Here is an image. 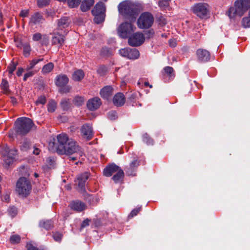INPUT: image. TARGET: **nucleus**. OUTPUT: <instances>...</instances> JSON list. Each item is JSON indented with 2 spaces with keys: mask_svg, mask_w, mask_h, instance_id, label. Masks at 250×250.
Instances as JSON below:
<instances>
[{
  "mask_svg": "<svg viewBox=\"0 0 250 250\" xmlns=\"http://www.w3.org/2000/svg\"><path fill=\"white\" fill-rule=\"evenodd\" d=\"M94 16L93 21L96 24H100L103 23L105 20V13L102 14L95 13L92 14Z\"/></svg>",
  "mask_w": 250,
  "mask_h": 250,
  "instance_id": "obj_28",
  "label": "nucleus"
},
{
  "mask_svg": "<svg viewBox=\"0 0 250 250\" xmlns=\"http://www.w3.org/2000/svg\"><path fill=\"white\" fill-rule=\"evenodd\" d=\"M89 174L84 172L78 176L77 178L78 186L81 192L85 191V183L89 178Z\"/></svg>",
  "mask_w": 250,
  "mask_h": 250,
  "instance_id": "obj_14",
  "label": "nucleus"
},
{
  "mask_svg": "<svg viewBox=\"0 0 250 250\" xmlns=\"http://www.w3.org/2000/svg\"><path fill=\"white\" fill-rule=\"evenodd\" d=\"M52 236L55 241L60 242L62 239V234L60 232H56L53 233Z\"/></svg>",
  "mask_w": 250,
  "mask_h": 250,
  "instance_id": "obj_53",
  "label": "nucleus"
},
{
  "mask_svg": "<svg viewBox=\"0 0 250 250\" xmlns=\"http://www.w3.org/2000/svg\"><path fill=\"white\" fill-rule=\"evenodd\" d=\"M68 82V78L64 74H60L57 76L55 79V84L59 87L67 85Z\"/></svg>",
  "mask_w": 250,
  "mask_h": 250,
  "instance_id": "obj_20",
  "label": "nucleus"
},
{
  "mask_svg": "<svg viewBox=\"0 0 250 250\" xmlns=\"http://www.w3.org/2000/svg\"><path fill=\"white\" fill-rule=\"evenodd\" d=\"M48 149L61 155H78V156L82 157L84 154L77 142L69 139L65 134H59L56 139L53 138L49 143Z\"/></svg>",
  "mask_w": 250,
  "mask_h": 250,
  "instance_id": "obj_1",
  "label": "nucleus"
},
{
  "mask_svg": "<svg viewBox=\"0 0 250 250\" xmlns=\"http://www.w3.org/2000/svg\"><path fill=\"white\" fill-rule=\"evenodd\" d=\"M46 99L44 96H41L39 97L36 102V104H44L46 103Z\"/></svg>",
  "mask_w": 250,
  "mask_h": 250,
  "instance_id": "obj_55",
  "label": "nucleus"
},
{
  "mask_svg": "<svg viewBox=\"0 0 250 250\" xmlns=\"http://www.w3.org/2000/svg\"><path fill=\"white\" fill-rule=\"evenodd\" d=\"M119 13L130 21H134L139 12V6L133 2L120 3L118 6Z\"/></svg>",
  "mask_w": 250,
  "mask_h": 250,
  "instance_id": "obj_2",
  "label": "nucleus"
},
{
  "mask_svg": "<svg viewBox=\"0 0 250 250\" xmlns=\"http://www.w3.org/2000/svg\"><path fill=\"white\" fill-rule=\"evenodd\" d=\"M144 36L146 39H150L153 38L154 35V31L153 29H151L148 30H146L145 32Z\"/></svg>",
  "mask_w": 250,
  "mask_h": 250,
  "instance_id": "obj_48",
  "label": "nucleus"
},
{
  "mask_svg": "<svg viewBox=\"0 0 250 250\" xmlns=\"http://www.w3.org/2000/svg\"><path fill=\"white\" fill-rule=\"evenodd\" d=\"M242 24L245 28L250 27V16L243 18L242 21Z\"/></svg>",
  "mask_w": 250,
  "mask_h": 250,
  "instance_id": "obj_47",
  "label": "nucleus"
},
{
  "mask_svg": "<svg viewBox=\"0 0 250 250\" xmlns=\"http://www.w3.org/2000/svg\"><path fill=\"white\" fill-rule=\"evenodd\" d=\"M17 209L15 207L9 208L8 209V214L12 217H15L17 214Z\"/></svg>",
  "mask_w": 250,
  "mask_h": 250,
  "instance_id": "obj_52",
  "label": "nucleus"
},
{
  "mask_svg": "<svg viewBox=\"0 0 250 250\" xmlns=\"http://www.w3.org/2000/svg\"><path fill=\"white\" fill-rule=\"evenodd\" d=\"M85 101V99L83 97L80 96H76L73 100V102L75 105L76 106H81L83 105Z\"/></svg>",
  "mask_w": 250,
  "mask_h": 250,
  "instance_id": "obj_33",
  "label": "nucleus"
},
{
  "mask_svg": "<svg viewBox=\"0 0 250 250\" xmlns=\"http://www.w3.org/2000/svg\"><path fill=\"white\" fill-rule=\"evenodd\" d=\"M26 248L27 250H38V248L34 246L31 243H27Z\"/></svg>",
  "mask_w": 250,
  "mask_h": 250,
  "instance_id": "obj_61",
  "label": "nucleus"
},
{
  "mask_svg": "<svg viewBox=\"0 0 250 250\" xmlns=\"http://www.w3.org/2000/svg\"><path fill=\"white\" fill-rule=\"evenodd\" d=\"M39 227L46 230H51L54 228V221L51 219H42L39 221Z\"/></svg>",
  "mask_w": 250,
  "mask_h": 250,
  "instance_id": "obj_21",
  "label": "nucleus"
},
{
  "mask_svg": "<svg viewBox=\"0 0 250 250\" xmlns=\"http://www.w3.org/2000/svg\"><path fill=\"white\" fill-rule=\"evenodd\" d=\"M1 154L4 161V166L8 168L15 160L17 154V150L15 149H10L7 146L1 148Z\"/></svg>",
  "mask_w": 250,
  "mask_h": 250,
  "instance_id": "obj_6",
  "label": "nucleus"
},
{
  "mask_svg": "<svg viewBox=\"0 0 250 250\" xmlns=\"http://www.w3.org/2000/svg\"><path fill=\"white\" fill-rule=\"evenodd\" d=\"M23 54L25 57H28L30 54L31 48L28 43H25L23 44Z\"/></svg>",
  "mask_w": 250,
  "mask_h": 250,
  "instance_id": "obj_41",
  "label": "nucleus"
},
{
  "mask_svg": "<svg viewBox=\"0 0 250 250\" xmlns=\"http://www.w3.org/2000/svg\"><path fill=\"white\" fill-rule=\"evenodd\" d=\"M81 2L82 0H68V6L70 8H77Z\"/></svg>",
  "mask_w": 250,
  "mask_h": 250,
  "instance_id": "obj_40",
  "label": "nucleus"
},
{
  "mask_svg": "<svg viewBox=\"0 0 250 250\" xmlns=\"http://www.w3.org/2000/svg\"><path fill=\"white\" fill-rule=\"evenodd\" d=\"M106 7L105 4L102 2H98L91 10V14L105 13Z\"/></svg>",
  "mask_w": 250,
  "mask_h": 250,
  "instance_id": "obj_25",
  "label": "nucleus"
},
{
  "mask_svg": "<svg viewBox=\"0 0 250 250\" xmlns=\"http://www.w3.org/2000/svg\"><path fill=\"white\" fill-rule=\"evenodd\" d=\"M54 67L52 62H49L45 64L42 68V72L43 74H47L50 72Z\"/></svg>",
  "mask_w": 250,
  "mask_h": 250,
  "instance_id": "obj_37",
  "label": "nucleus"
},
{
  "mask_svg": "<svg viewBox=\"0 0 250 250\" xmlns=\"http://www.w3.org/2000/svg\"><path fill=\"white\" fill-rule=\"evenodd\" d=\"M208 5L205 3H198L195 4L192 10L194 14L201 18H204L207 16L208 12Z\"/></svg>",
  "mask_w": 250,
  "mask_h": 250,
  "instance_id": "obj_11",
  "label": "nucleus"
},
{
  "mask_svg": "<svg viewBox=\"0 0 250 250\" xmlns=\"http://www.w3.org/2000/svg\"><path fill=\"white\" fill-rule=\"evenodd\" d=\"M153 21V15L148 12H146L140 16L137 21V25L140 29H147L152 25Z\"/></svg>",
  "mask_w": 250,
  "mask_h": 250,
  "instance_id": "obj_7",
  "label": "nucleus"
},
{
  "mask_svg": "<svg viewBox=\"0 0 250 250\" xmlns=\"http://www.w3.org/2000/svg\"><path fill=\"white\" fill-rule=\"evenodd\" d=\"M124 176L125 173L124 171L122 169L120 168L117 173L112 176V179L116 184L122 183Z\"/></svg>",
  "mask_w": 250,
  "mask_h": 250,
  "instance_id": "obj_26",
  "label": "nucleus"
},
{
  "mask_svg": "<svg viewBox=\"0 0 250 250\" xmlns=\"http://www.w3.org/2000/svg\"><path fill=\"white\" fill-rule=\"evenodd\" d=\"M250 8V0H236L234 3V7L229 8L228 13L230 18L236 15L242 16L245 12Z\"/></svg>",
  "mask_w": 250,
  "mask_h": 250,
  "instance_id": "obj_4",
  "label": "nucleus"
},
{
  "mask_svg": "<svg viewBox=\"0 0 250 250\" xmlns=\"http://www.w3.org/2000/svg\"><path fill=\"white\" fill-rule=\"evenodd\" d=\"M46 163L50 167L53 166L54 165L55 161L53 158L48 157L46 159Z\"/></svg>",
  "mask_w": 250,
  "mask_h": 250,
  "instance_id": "obj_59",
  "label": "nucleus"
},
{
  "mask_svg": "<svg viewBox=\"0 0 250 250\" xmlns=\"http://www.w3.org/2000/svg\"><path fill=\"white\" fill-rule=\"evenodd\" d=\"M170 0H160L158 2V6L162 9H166L169 6V1Z\"/></svg>",
  "mask_w": 250,
  "mask_h": 250,
  "instance_id": "obj_43",
  "label": "nucleus"
},
{
  "mask_svg": "<svg viewBox=\"0 0 250 250\" xmlns=\"http://www.w3.org/2000/svg\"><path fill=\"white\" fill-rule=\"evenodd\" d=\"M60 106L64 111H67L70 107V103L68 99L62 100L60 103Z\"/></svg>",
  "mask_w": 250,
  "mask_h": 250,
  "instance_id": "obj_34",
  "label": "nucleus"
},
{
  "mask_svg": "<svg viewBox=\"0 0 250 250\" xmlns=\"http://www.w3.org/2000/svg\"><path fill=\"white\" fill-rule=\"evenodd\" d=\"M34 125L33 121L27 117L18 118L14 123V130L17 135L23 136L28 133Z\"/></svg>",
  "mask_w": 250,
  "mask_h": 250,
  "instance_id": "obj_3",
  "label": "nucleus"
},
{
  "mask_svg": "<svg viewBox=\"0 0 250 250\" xmlns=\"http://www.w3.org/2000/svg\"><path fill=\"white\" fill-rule=\"evenodd\" d=\"M78 155H74V156H71L70 155L69 156V159L70 161H74L75 160H77L78 158H80L81 157L78 156Z\"/></svg>",
  "mask_w": 250,
  "mask_h": 250,
  "instance_id": "obj_63",
  "label": "nucleus"
},
{
  "mask_svg": "<svg viewBox=\"0 0 250 250\" xmlns=\"http://www.w3.org/2000/svg\"><path fill=\"white\" fill-rule=\"evenodd\" d=\"M51 2V0H37V5L38 7L42 8L48 6Z\"/></svg>",
  "mask_w": 250,
  "mask_h": 250,
  "instance_id": "obj_39",
  "label": "nucleus"
},
{
  "mask_svg": "<svg viewBox=\"0 0 250 250\" xmlns=\"http://www.w3.org/2000/svg\"><path fill=\"white\" fill-rule=\"evenodd\" d=\"M198 61L200 62H206L210 59V54L207 50L199 48L196 51Z\"/></svg>",
  "mask_w": 250,
  "mask_h": 250,
  "instance_id": "obj_12",
  "label": "nucleus"
},
{
  "mask_svg": "<svg viewBox=\"0 0 250 250\" xmlns=\"http://www.w3.org/2000/svg\"><path fill=\"white\" fill-rule=\"evenodd\" d=\"M32 189V186L26 178L20 177L16 184V190L19 195L25 197L28 196Z\"/></svg>",
  "mask_w": 250,
  "mask_h": 250,
  "instance_id": "obj_5",
  "label": "nucleus"
},
{
  "mask_svg": "<svg viewBox=\"0 0 250 250\" xmlns=\"http://www.w3.org/2000/svg\"><path fill=\"white\" fill-rule=\"evenodd\" d=\"M121 168L115 163L107 165L103 169V174L106 177H110L115 172H117Z\"/></svg>",
  "mask_w": 250,
  "mask_h": 250,
  "instance_id": "obj_16",
  "label": "nucleus"
},
{
  "mask_svg": "<svg viewBox=\"0 0 250 250\" xmlns=\"http://www.w3.org/2000/svg\"><path fill=\"white\" fill-rule=\"evenodd\" d=\"M107 71V67L104 65L99 66L97 69V73L100 75L103 76L105 74Z\"/></svg>",
  "mask_w": 250,
  "mask_h": 250,
  "instance_id": "obj_51",
  "label": "nucleus"
},
{
  "mask_svg": "<svg viewBox=\"0 0 250 250\" xmlns=\"http://www.w3.org/2000/svg\"><path fill=\"white\" fill-rule=\"evenodd\" d=\"M30 146V143L27 140H25L21 143V150L22 151H27L28 150Z\"/></svg>",
  "mask_w": 250,
  "mask_h": 250,
  "instance_id": "obj_45",
  "label": "nucleus"
},
{
  "mask_svg": "<svg viewBox=\"0 0 250 250\" xmlns=\"http://www.w3.org/2000/svg\"><path fill=\"white\" fill-rule=\"evenodd\" d=\"M43 58L34 59L29 62V64L27 65L26 69L29 70L34 67V66L39 62L43 61Z\"/></svg>",
  "mask_w": 250,
  "mask_h": 250,
  "instance_id": "obj_35",
  "label": "nucleus"
},
{
  "mask_svg": "<svg viewBox=\"0 0 250 250\" xmlns=\"http://www.w3.org/2000/svg\"><path fill=\"white\" fill-rule=\"evenodd\" d=\"M34 74V73L33 71H29V72H28L27 73H26L24 75L23 80L24 82L26 81L28 78L33 76Z\"/></svg>",
  "mask_w": 250,
  "mask_h": 250,
  "instance_id": "obj_58",
  "label": "nucleus"
},
{
  "mask_svg": "<svg viewBox=\"0 0 250 250\" xmlns=\"http://www.w3.org/2000/svg\"><path fill=\"white\" fill-rule=\"evenodd\" d=\"M120 54L130 60H136L140 57V52L136 48L126 47L119 50Z\"/></svg>",
  "mask_w": 250,
  "mask_h": 250,
  "instance_id": "obj_10",
  "label": "nucleus"
},
{
  "mask_svg": "<svg viewBox=\"0 0 250 250\" xmlns=\"http://www.w3.org/2000/svg\"><path fill=\"white\" fill-rule=\"evenodd\" d=\"M57 107V103L54 100H50L47 105V110L49 112L55 111Z\"/></svg>",
  "mask_w": 250,
  "mask_h": 250,
  "instance_id": "obj_36",
  "label": "nucleus"
},
{
  "mask_svg": "<svg viewBox=\"0 0 250 250\" xmlns=\"http://www.w3.org/2000/svg\"><path fill=\"white\" fill-rule=\"evenodd\" d=\"M101 104L100 98L95 97L88 100L86 106L89 110L93 111L98 109Z\"/></svg>",
  "mask_w": 250,
  "mask_h": 250,
  "instance_id": "obj_13",
  "label": "nucleus"
},
{
  "mask_svg": "<svg viewBox=\"0 0 250 250\" xmlns=\"http://www.w3.org/2000/svg\"><path fill=\"white\" fill-rule=\"evenodd\" d=\"M0 87L3 90L4 94H8L11 92L9 87V85L8 81L5 79H2L0 84Z\"/></svg>",
  "mask_w": 250,
  "mask_h": 250,
  "instance_id": "obj_31",
  "label": "nucleus"
},
{
  "mask_svg": "<svg viewBox=\"0 0 250 250\" xmlns=\"http://www.w3.org/2000/svg\"><path fill=\"white\" fill-rule=\"evenodd\" d=\"M84 73L82 69L75 71L72 75V79L75 81H81L84 77Z\"/></svg>",
  "mask_w": 250,
  "mask_h": 250,
  "instance_id": "obj_30",
  "label": "nucleus"
},
{
  "mask_svg": "<svg viewBox=\"0 0 250 250\" xmlns=\"http://www.w3.org/2000/svg\"><path fill=\"white\" fill-rule=\"evenodd\" d=\"M136 29L131 23L128 22H123L118 28L119 36L122 39L128 38Z\"/></svg>",
  "mask_w": 250,
  "mask_h": 250,
  "instance_id": "obj_8",
  "label": "nucleus"
},
{
  "mask_svg": "<svg viewBox=\"0 0 250 250\" xmlns=\"http://www.w3.org/2000/svg\"><path fill=\"white\" fill-rule=\"evenodd\" d=\"M125 102V97L123 93H117L113 97V103L116 106H122Z\"/></svg>",
  "mask_w": 250,
  "mask_h": 250,
  "instance_id": "obj_18",
  "label": "nucleus"
},
{
  "mask_svg": "<svg viewBox=\"0 0 250 250\" xmlns=\"http://www.w3.org/2000/svg\"><path fill=\"white\" fill-rule=\"evenodd\" d=\"M24 71V69L22 67H19L18 68V70L16 72V74L18 76H21L22 75V73H23Z\"/></svg>",
  "mask_w": 250,
  "mask_h": 250,
  "instance_id": "obj_62",
  "label": "nucleus"
},
{
  "mask_svg": "<svg viewBox=\"0 0 250 250\" xmlns=\"http://www.w3.org/2000/svg\"><path fill=\"white\" fill-rule=\"evenodd\" d=\"M145 37L144 34L137 32L132 34L128 38V43L130 46L137 47L141 45L145 42Z\"/></svg>",
  "mask_w": 250,
  "mask_h": 250,
  "instance_id": "obj_9",
  "label": "nucleus"
},
{
  "mask_svg": "<svg viewBox=\"0 0 250 250\" xmlns=\"http://www.w3.org/2000/svg\"><path fill=\"white\" fill-rule=\"evenodd\" d=\"M21 240V236L18 234L11 235L10 238V241L12 244L19 243Z\"/></svg>",
  "mask_w": 250,
  "mask_h": 250,
  "instance_id": "obj_44",
  "label": "nucleus"
},
{
  "mask_svg": "<svg viewBox=\"0 0 250 250\" xmlns=\"http://www.w3.org/2000/svg\"><path fill=\"white\" fill-rule=\"evenodd\" d=\"M100 55L102 57H108L112 55V50L110 48L108 47H103L100 51Z\"/></svg>",
  "mask_w": 250,
  "mask_h": 250,
  "instance_id": "obj_32",
  "label": "nucleus"
},
{
  "mask_svg": "<svg viewBox=\"0 0 250 250\" xmlns=\"http://www.w3.org/2000/svg\"><path fill=\"white\" fill-rule=\"evenodd\" d=\"M71 208L76 211L81 212L86 208V205L79 200L74 201L71 203Z\"/></svg>",
  "mask_w": 250,
  "mask_h": 250,
  "instance_id": "obj_22",
  "label": "nucleus"
},
{
  "mask_svg": "<svg viewBox=\"0 0 250 250\" xmlns=\"http://www.w3.org/2000/svg\"><path fill=\"white\" fill-rule=\"evenodd\" d=\"M107 117L110 120H115L117 119L118 115L115 111L111 110L108 112Z\"/></svg>",
  "mask_w": 250,
  "mask_h": 250,
  "instance_id": "obj_50",
  "label": "nucleus"
},
{
  "mask_svg": "<svg viewBox=\"0 0 250 250\" xmlns=\"http://www.w3.org/2000/svg\"><path fill=\"white\" fill-rule=\"evenodd\" d=\"M91 220L88 218H86L84 219L81 224L80 229L82 230L84 228L88 226L89 225V223L90 222Z\"/></svg>",
  "mask_w": 250,
  "mask_h": 250,
  "instance_id": "obj_56",
  "label": "nucleus"
},
{
  "mask_svg": "<svg viewBox=\"0 0 250 250\" xmlns=\"http://www.w3.org/2000/svg\"><path fill=\"white\" fill-rule=\"evenodd\" d=\"M46 36L42 39V45H46L48 42V38L47 37H45Z\"/></svg>",
  "mask_w": 250,
  "mask_h": 250,
  "instance_id": "obj_64",
  "label": "nucleus"
},
{
  "mask_svg": "<svg viewBox=\"0 0 250 250\" xmlns=\"http://www.w3.org/2000/svg\"><path fill=\"white\" fill-rule=\"evenodd\" d=\"M143 141L147 145H152L153 144V140L146 133L143 135Z\"/></svg>",
  "mask_w": 250,
  "mask_h": 250,
  "instance_id": "obj_38",
  "label": "nucleus"
},
{
  "mask_svg": "<svg viewBox=\"0 0 250 250\" xmlns=\"http://www.w3.org/2000/svg\"><path fill=\"white\" fill-rule=\"evenodd\" d=\"M94 3V0H83L81 4L80 8L83 12L88 11Z\"/></svg>",
  "mask_w": 250,
  "mask_h": 250,
  "instance_id": "obj_27",
  "label": "nucleus"
},
{
  "mask_svg": "<svg viewBox=\"0 0 250 250\" xmlns=\"http://www.w3.org/2000/svg\"><path fill=\"white\" fill-rule=\"evenodd\" d=\"M140 165V161L137 159L133 160L128 166L125 167L126 174L129 176H135L138 167Z\"/></svg>",
  "mask_w": 250,
  "mask_h": 250,
  "instance_id": "obj_15",
  "label": "nucleus"
},
{
  "mask_svg": "<svg viewBox=\"0 0 250 250\" xmlns=\"http://www.w3.org/2000/svg\"><path fill=\"white\" fill-rule=\"evenodd\" d=\"M64 42V36L59 34L55 33L52 38V43L57 45L59 47L62 46Z\"/></svg>",
  "mask_w": 250,
  "mask_h": 250,
  "instance_id": "obj_24",
  "label": "nucleus"
},
{
  "mask_svg": "<svg viewBox=\"0 0 250 250\" xmlns=\"http://www.w3.org/2000/svg\"><path fill=\"white\" fill-rule=\"evenodd\" d=\"M43 21H44V19L41 13L37 12L31 16L30 19V23L34 24H39L42 23Z\"/></svg>",
  "mask_w": 250,
  "mask_h": 250,
  "instance_id": "obj_23",
  "label": "nucleus"
},
{
  "mask_svg": "<svg viewBox=\"0 0 250 250\" xmlns=\"http://www.w3.org/2000/svg\"><path fill=\"white\" fill-rule=\"evenodd\" d=\"M29 10H21L20 12V16L22 18H25L28 16L29 14Z\"/></svg>",
  "mask_w": 250,
  "mask_h": 250,
  "instance_id": "obj_60",
  "label": "nucleus"
},
{
  "mask_svg": "<svg viewBox=\"0 0 250 250\" xmlns=\"http://www.w3.org/2000/svg\"><path fill=\"white\" fill-rule=\"evenodd\" d=\"M163 69L165 73L169 76H171L174 72L173 68L170 66H166Z\"/></svg>",
  "mask_w": 250,
  "mask_h": 250,
  "instance_id": "obj_54",
  "label": "nucleus"
},
{
  "mask_svg": "<svg viewBox=\"0 0 250 250\" xmlns=\"http://www.w3.org/2000/svg\"><path fill=\"white\" fill-rule=\"evenodd\" d=\"M81 132L83 136L89 140L92 139L93 133L92 127L88 124H84L81 128Z\"/></svg>",
  "mask_w": 250,
  "mask_h": 250,
  "instance_id": "obj_17",
  "label": "nucleus"
},
{
  "mask_svg": "<svg viewBox=\"0 0 250 250\" xmlns=\"http://www.w3.org/2000/svg\"><path fill=\"white\" fill-rule=\"evenodd\" d=\"M42 39V35L40 33H36L33 35L32 39L34 41L38 42Z\"/></svg>",
  "mask_w": 250,
  "mask_h": 250,
  "instance_id": "obj_57",
  "label": "nucleus"
},
{
  "mask_svg": "<svg viewBox=\"0 0 250 250\" xmlns=\"http://www.w3.org/2000/svg\"><path fill=\"white\" fill-rule=\"evenodd\" d=\"M69 18L67 17H62L58 20L57 25L61 28H64L68 27L69 25Z\"/></svg>",
  "mask_w": 250,
  "mask_h": 250,
  "instance_id": "obj_29",
  "label": "nucleus"
},
{
  "mask_svg": "<svg viewBox=\"0 0 250 250\" xmlns=\"http://www.w3.org/2000/svg\"><path fill=\"white\" fill-rule=\"evenodd\" d=\"M71 87L69 85H65L62 87H59V92L61 94L67 93L70 91Z\"/></svg>",
  "mask_w": 250,
  "mask_h": 250,
  "instance_id": "obj_46",
  "label": "nucleus"
},
{
  "mask_svg": "<svg viewBox=\"0 0 250 250\" xmlns=\"http://www.w3.org/2000/svg\"><path fill=\"white\" fill-rule=\"evenodd\" d=\"M141 209H142L141 207H139L138 208H136L133 209L131 211L130 214L128 215V217L129 218H131L133 217L134 216H136L138 214V213L141 210Z\"/></svg>",
  "mask_w": 250,
  "mask_h": 250,
  "instance_id": "obj_49",
  "label": "nucleus"
},
{
  "mask_svg": "<svg viewBox=\"0 0 250 250\" xmlns=\"http://www.w3.org/2000/svg\"><path fill=\"white\" fill-rule=\"evenodd\" d=\"M113 88L112 86L106 85L102 88L100 90V95L104 99L108 100L112 95Z\"/></svg>",
  "mask_w": 250,
  "mask_h": 250,
  "instance_id": "obj_19",
  "label": "nucleus"
},
{
  "mask_svg": "<svg viewBox=\"0 0 250 250\" xmlns=\"http://www.w3.org/2000/svg\"><path fill=\"white\" fill-rule=\"evenodd\" d=\"M17 63L12 61L9 65L7 67V70L8 71L9 77H11L14 71L16 69Z\"/></svg>",
  "mask_w": 250,
  "mask_h": 250,
  "instance_id": "obj_42",
  "label": "nucleus"
}]
</instances>
